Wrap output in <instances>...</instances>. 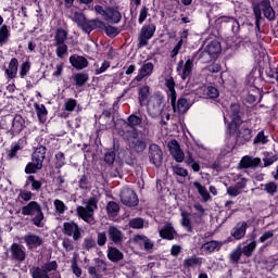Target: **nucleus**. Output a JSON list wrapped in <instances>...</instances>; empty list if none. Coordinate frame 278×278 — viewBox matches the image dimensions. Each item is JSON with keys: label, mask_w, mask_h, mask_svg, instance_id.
<instances>
[{"label": "nucleus", "mask_w": 278, "mask_h": 278, "mask_svg": "<svg viewBox=\"0 0 278 278\" xmlns=\"http://www.w3.org/2000/svg\"><path fill=\"white\" fill-rule=\"evenodd\" d=\"M22 214L24 216H34L31 220L35 227H45V213H42V207L38 202H29L22 208Z\"/></svg>", "instance_id": "1"}, {"label": "nucleus", "mask_w": 278, "mask_h": 278, "mask_svg": "<svg viewBox=\"0 0 278 278\" xmlns=\"http://www.w3.org/2000/svg\"><path fill=\"white\" fill-rule=\"evenodd\" d=\"M99 200L90 198L86 201L85 206H77L76 213L85 223L92 225L94 223V211L98 210Z\"/></svg>", "instance_id": "2"}, {"label": "nucleus", "mask_w": 278, "mask_h": 278, "mask_svg": "<svg viewBox=\"0 0 278 278\" xmlns=\"http://www.w3.org/2000/svg\"><path fill=\"white\" fill-rule=\"evenodd\" d=\"M224 121H227L228 123L229 134H233V131L238 129L239 125L242 124V118L240 117V104H231L227 116L224 117Z\"/></svg>", "instance_id": "3"}, {"label": "nucleus", "mask_w": 278, "mask_h": 278, "mask_svg": "<svg viewBox=\"0 0 278 278\" xmlns=\"http://www.w3.org/2000/svg\"><path fill=\"white\" fill-rule=\"evenodd\" d=\"M93 10L96 14L102 16L104 21H110V23H121V18H123L121 12H118V10L114 8L109 7L106 9H103V7L97 4L93 7Z\"/></svg>", "instance_id": "4"}, {"label": "nucleus", "mask_w": 278, "mask_h": 278, "mask_svg": "<svg viewBox=\"0 0 278 278\" xmlns=\"http://www.w3.org/2000/svg\"><path fill=\"white\" fill-rule=\"evenodd\" d=\"M262 12L265 18H268V21L275 20V11L273 10V7H270V1L263 0L258 5L254 7L256 25H260V20L262 18Z\"/></svg>", "instance_id": "5"}, {"label": "nucleus", "mask_w": 278, "mask_h": 278, "mask_svg": "<svg viewBox=\"0 0 278 278\" xmlns=\"http://www.w3.org/2000/svg\"><path fill=\"white\" fill-rule=\"evenodd\" d=\"M53 270H58V262L55 261L46 263L41 267H33L30 275L33 278H51L49 273H53Z\"/></svg>", "instance_id": "6"}, {"label": "nucleus", "mask_w": 278, "mask_h": 278, "mask_svg": "<svg viewBox=\"0 0 278 278\" xmlns=\"http://www.w3.org/2000/svg\"><path fill=\"white\" fill-rule=\"evenodd\" d=\"M193 68H194V58H191V59H187L186 62H184V60H180L177 64L176 71L179 77L182 79V81H186V79H190Z\"/></svg>", "instance_id": "7"}, {"label": "nucleus", "mask_w": 278, "mask_h": 278, "mask_svg": "<svg viewBox=\"0 0 278 278\" xmlns=\"http://www.w3.org/2000/svg\"><path fill=\"white\" fill-rule=\"evenodd\" d=\"M155 24H149L142 26L139 37H138V47H147L149 45V40H151L155 34Z\"/></svg>", "instance_id": "8"}, {"label": "nucleus", "mask_w": 278, "mask_h": 278, "mask_svg": "<svg viewBox=\"0 0 278 278\" xmlns=\"http://www.w3.org/2000/svg\"><path fill=\"white\" fill-rule=\"evenodd\" d=\"M119 199L123 205L127 207H136L138 205V195L132 189L124 187L119 193Z\"/></svg>", "instance_id": "9"}, {"label": "nucleus", "mask_w": 278, "mask_h": 278, "mask_svg": "<svg viewBox=\"0 0 278 278\" xmlns=\"http://www.w3.org/2000/svg\"><path fill=\"white\" fill-rule=\"evenodd\" d=\"M164 110V98L157 96L150 98L148 102V112L150 116H160Z\"/></svg>", "instance_id": "10"}, {"label": "nucleus", "mask_w": 278, "mask_h": 278, "mask_svg": "<svg viewBox=\"0 0 278 278\" xmlns=\"http://www.w3.org/2000/svg\"><path fill=\"white\" fill-rule=\"evenodd\" d=\"M63 233L64 236H68L73 238V240L77 241L81 238V229L79 225L75 222H66L63 224Z\"/></svg>", "instance_id": "11"}, {"label": "nucleus", "mask_w": 278, "mask_h": 278, "mask_svg": "<svg viewBox=\"0 0 278 278\" xmlns=\"http://www.w3.org/2000/svg\"><path fill=\"white\" fill-rule=\"evenodd\" d=\"M96 265L94 266H89L87 268L90 277L92 278H103V274L105 270H108V264L103 260L96 258L94 260Z\"/></svg>", "instance_id": "12"}, {"label": "nucleus", "mask_w": 278, "mask_h": 278, "mask_svg": "<svg viewBox=\"0 0 278 278\" xmlns=\"http://www.w3.org/2000/svg\"><path fill=\"white\" fill-rule=\"evenodd\" d=\"M162 149H160V146L152 143L149 148V157L150 162L154 164V166H161L163 157Z\"/></svg>", "instance_id": "13"}, {"label": "nucleus", "mask_w": 278, "mask_h": 278, "mask_svg": "<svg viewBox=\"0 0 278 278\" xmlns=\"http://www.w3.org/2000/svg\"><path fill=\"white\" fill-rule=\"evenodd\" d=\"M10 253L12 260H14L15 262H25V258L27 257L25 248L20 243H13L10 247Z\"/></svg>", "instance_id": "14"}, {"label": "nucleus", "mask_w": 278, "mask_h": 278, "mask_svg": "<svg viewBox=\"0 0 278 278\" xmlns=\"http://www.w3.org/2000/svg\"><path fill=\"white\" fill-rule=\"evenodd\" d=\"M119 135L124 138V140H127L128 144L130 142H134V140H138V130L129 125L127 123H124L122 126V130L119 131Z\"/></svg>", "instance_id": "15"}, {"label": "nucleus", "mask_w": 278, "mask_h": 278, "mask_svg": "<svg viewBox=\"0 0 278 278\" xmlns=\"http://www.w3.org/2000/svg\"><path fill=\"white\" fill-rule=\"evenodd\" d=\"M168 151L170 155L176 160V162H184L186 155L184 154V151H181V147L179 146V142L177 140H172L167 144Z\"/></svg>", "instance_id": "16"}, {"label": "nucleus", "mask_w": 278, "mask_h": 278, "mask_svg": "<svg viewBox=\"0 0 278 278\" xmlns=\"http://www.w3.org/2000/svg\"><path fill=\"white\" fill-rule=\"evenodd\" d=\"M24 242L26 243V247L30 251H34V249H38V247H42L43 240L38 235L28 233L24 237Z\"/></svg>", "instance_id": "17"}, {"label": "nucleus", "mask_w": 278, "mask_h": 278, "mask_svg": "<svg viewBox=\"0 0 278 278\" xmlns=\"http://www.w3.org/2000/svg\"><path fill=\"white\" fill-rule=\"evenodd\" d=\"M70 64L76 68V71H84V68H88V59L81 55L73 54L70 56Z\"/></svg>", "instance_id": "18"}, {"label": "nucleus", "mask_w": 278, "mask_h": 278, "mask_svg": "<svg viewBox=\"0 0 278 278\" xmlns=\"http://www.w3.org/2000/svg\"><path fill=\"white\" fill-rule=\"evenodd\" d=\"M223 243L218 241H207L200 248L201 255H212L214 251H219Z\"/></svg>", "instance_id": "19"}, {"label": "nucleus", "mask_w": 278, "mask_h": 278, "mask_svg": "<svg viewBox=\"0 0 278 278\" xmlns=\"http://www.w3.org/2000/svg\"><path fill=\"white\" fill-rule=\"evenodd\" d=\"M108 236L109 240L114 244H121L123 242V231L116 226H109Z\"/></svg>", "instance_id": "20"}, {"label": "nucleus", "mask_w": 278, "mask_h": 278, "mask_svg": "<svg viewBox=\"0 0 278 278\" xmlns=\"http://www.w3.org/2000/svg\"><path fill=\"white\" fill-rule=\"evenodd\" d=\"M248 227H249V225L247 224V222L238 223L231 230L232 238H235V240H242V238H244V236H247Z\"/></svg>", "instance_id": "21"}, {"label": "nucleus", "mask_w": 278, "mask_h": 278, "mask_svg": "<svg viewBox=\"0 0 278 278\" xmlns=\"http://www.w3.org/2000/svg\"><path fill=\"white\" fill-rule=\"evenodd\" d=\"M165 86L167 88V94L170 100V104L175 105V102L177 101V92L175 91V80L173 77L165 79Z\"/></svg>", "instance_id": "22"}, {"label": "nucleus", "mask_w": 278, "mask_h": 278, "mask_svg": "<svg viewBox=\"0 0 278 278\" xmlns=\"http://www.w3.org/2000/svg\"><path fill=\"white\" fill-rule=\"evenodd\" d=\"M153 63H143V65L139 70V74L136 76V81H140L141 79H144V77L151 76L153 74Z\"/></svg>", "instance_id": "23"}, {"label": "nucleus", "mask_w": 278, "mask_h": 278, "mask_svg": "<svg viewBox=\"0 0 278 278\" xmlns=\"http://www.w3.org/2000/svg\"><path fill=\"white\" fill-rule=\"evenodd\" d=\"M47 155V148L45 146H40L36 148L35 152L33 153V162H38L37 166H42V162H45V157Z\"/></svg>", "instance_id": "24"}, {"label": "nucleus", "mask_w": 278, "mask_h": 278, "mask_svg": "<svg viewBox=\"0 0 278 278\" xmlns=\"http://www.w3.org/2000/svg\"><path fill=\"white\" fill-rule=\"evenodd\" d=\"M161 238H164V240H175L176 231L173 225L166 224L160 231H159Z\"/></svg>", "instance_id": "25"}, {"label": "nucleus", "mask_w": 278, "mask_h": 278, "mask_svg": "<svg viewBox=\"0 0 278 278\" xmlns=\"http://www.w3.org/2000/svg\"><path fill=\"white\" fill-rule=\"evenodd\" d=\"M172 105L174 108V112H177L178 114H186V112L190 110V104L186 98L178 99L177 105H175V102Z\"/></svg>", "instance_id": "26"}, {"label": "nucleus", "mask_w": 278, "mask_h": 278, "mask_svg": "<svg viewBox=\"0 0 278 278\" xmlns=\"http://www.w3.org/2000/svg\"><path fill=\"white\" fill-rule=\"evenodd\" d=\"M262 160L260 157L243 156L241 160V166L243 168H255L260 166Z\"/></svg>", "instance_id": "27"}, {"label": "nucleus", "mask_w": 278, "mask_h": 278, "mask_svg": "<svg viewBox=\"0 0 278 278\" xmlns=\"http://www.w3.org/2000/svg\"><path fill=\"white\" fill-rule=\"evenodd\" d=\"M128 146L132 151H136V153H142V151L147 149V141L142 138H137L136 140L130 141Z\"/></svg>", "instance_id": "28"}, {"label": "nucleus", "mask_w": 278, "mask_h": 278, "mask_svg": "<svg viewBox=\"0 0 278 278\" xmlns=\"http://www.w3.org/2000/svg\"><path fill=\"white\" fill-rule=\"evenodd\" d=\"M25 129V119L21 117V115H17L13 118L12 123V134H21Z\"/></svg>", "instance_id": "29"}, {"label": "nucleus", "mask_w": 278, "mask_h": 278, "mask_svg": "<svg viewBox=\"0 0 278 278\" xmlns=\"http://www.w3.org/2000/svg\"><path fill=\"white\" fill-rule=\"evenodd\" d=\"M204 49H206V51L213 55V58H216V55H218V53H220L222 48H220V42H218L217 40H213L210 41Z\"/></svg>", "instance_id": "30"}, {"label": "nucleus", "mask_w": 278, "mask_h": 278, "mask_svg": "<svg viewBox=\"0 0 278 278\" xmlns=\"http://www.w3.org/2000/svg\"><path fill=\"white\" fill-rule=\"evenodd\" d=\"M18 73V60L12 59L9 63V67L5 70V74L10 79H14Z\"/></svg>", "instance_id": "31"}, {"label": "nucleus", "mask_w": 278, "mask_h": 278, "mask_svg": "<svg viewBox=\"0 0 278 278\" xmlns=\"http://www.w3.org/2000/svg\"><path fill=\"white\" fill-rule=\"evenodd\" d=\"M68 38V31L64 28H58L54 35V42L55 45H65Z\"/></svg>", "instance_id": "32"}, {"label": "nucleus", "mask_w": 278, "mask_h": 278, "mask_svg": "<svg viewBox=\"0 0 278 278\" xmlns=\"http://www.w3.org/2000/svg\"><path fill=\"white\" fill-rule=\"evenodd\" d=\"M88 79H90V76H88L87 73H76L73 76L75 86H77L78 88H81V86H86Z\"/></svg>", "instance_id": "33"}, {"label": "nucleus", "mask_w": 278, "mask_h": 278, "mask_svg": "<svg viewBox=\"0 0 278 278\" xmlns=\"http://www.w3.org/2000/svg\"><path fill=\"white\" fill-rule=\"evenodd\" d=\"M193 186H194V188H197L200 197H202V201H204V203H207V201H210V192L207 191V188H205L199 181H194Z\"/></svg>", "instance_id": "34"}, {"label": "nucleus", "mask_w": 278, "mask_h": 278, "mask_svg": "<svg viewBox=\"0 0 278 278\" xmlns=\"http://www.w3.org/2000/svg\"><path fill=\"white\" fill-rule=\"evenodd\" d=\"M108 257L111 262H121L123 258L122 252L116 248H109Z\"/></svg>", "instance_id": "35"}, {"label": "nucleus", "mask_w": 278, "mask_h": 278, "mask_svg": "<svg viewBox=\"0 0 278 278\" xmlns=\"http://www.w3.org/2000/svg\"><path fill=\"white\" fill-rule=\"evenodd\" d=\"M55 47L56 56L60 58V60H64V58L68 55V46H66V43H55Z\"/></svg>", "instance_id": "36"}, {"label": "nucleus", "mask_w": 278, "mask_h": 278, "mask_svg": "<svg viewBox=\"0 0 278 278\" xmlns=\"http://www.w3.org/2000/svg\"><path fill=\"white\" fill-rule=\"evenodd\" d=\"M199 264H202V261L200 257H197V256H190L185 258L184 261L185 268H192Z\"/></svg>", "instance_id": "37"}, {"label": "nucleus", "mask_w": 278, "mask_h": 278, "mask_svg": "<svg viewBox=\"0 0 278 278\" xmlns=\"http://www.w3.org/2000/svg\"><path fill=\"white\" fill-rule=\"evenodd\" d=\"M94 66V75H102V73H105V71H108V68H110L111 64H110V61H103L101 63V66H99L98 63H94L93 64Z\"/></svg>", "instance_id": "38"}, {"label": "nucleus", "mask_w": 278, "mask_h": 278, "mask_svg": "<svg viewBox=\"0 0 278 278\" xmlns=\"http://www.w3.org/2000/svg\"><path fill=\"white\" fill-rule=\"evenodd\" d=\"M198 55L204 63L212 62L215 58L206 50V48L199 50Z\"/></svg>", "instance_id": "39"}, {"label": "nucleus", "mask_w": 278, "mask_h": 278, "mask_svg": "<svg viewBox=\"0 0 278 278\" xmlns=\"http://www.w3.org/2000/svg\"><path fill=\"white\" fill-rule=\"evenodd\" d=\"M268 143V136L264 134V130H261L254 138L253 144H267Z\"/></svg>", "instance_id": "40"}, {"label": "nucleus", "mask_w": 278, "mask_h": 278, "mask_svg": "<svg viewBox=\"0 0 278 278\" xmlns=\"http://www.w3.org/2000/svg\"><path fill=\"white\" fill-rule=\"evenodd\" d=\"M147 99H149V86H143L139 91V103L143 105L147 103Z\"/></svg>", "instance_id": "41"}, {"label": "nucleus", "mask_w": 278, "mask_h": 278, "mask_svg": "<svg viewBox=\"0 0 278 278\" xmlns=\"http://www.w3.org/2000/svg\"><path fill=\"white\" fill-rule=\"evenodd\" d=\"M53 205L56 214H64L67 210L66 204L62 200H54Z\"/></svg>", "instance_id": "42"}, {"label": "nucleus", "mask_w": 278, "mask_h": 278, "mask_svg": "<svg viewBox=\"0 0 278 278\" xmlns=\"http://www.w3.org/2000/svg\"><path fill=\"white\" fill-rule=\"evenodd\" d=\"M255 247H257V243H255V241H252L248 245L243 247V255H245V257H251V255H253V251H255Z\"/></svg>", "instance_id": "43"}, {"label": "nucleus", "mask_w": 278, "mask_h": 278, "mask_svg": "<svg viewBox=\"0 0 278 278\" xmlns=\"http://www.w3.org/2000/svg\"><path fill=\"white\" fill-rule=\"evenodd\" d=\"M40 168H42V166L38 167V161H33L26 165L25 173H27V175H31L36 173V170H40Z\"/></svg>", "instance_id": "44"}, {"label": "nucleus", "mask_w": 278, "mask_h": 278, "mask_svg": "<svg viewBox=\"0 0 278 278\" xmlns=\"http://www.w3.org/2000/svg\"><path fill=\"white\" fill-rule=\"evenodd\" d=\"M129 226L132 229H142V227H144V219L140 217L132 218L129 220Z\"/></svg>", "instance_id": "45"}, {"label": "nucleus", "mask_w": 278, "mask_h": 278, "mask_svg": "<svg viewBox=\"0 0 278 278\" xmlns=\"http://www.w3.org/2000/svg\"><path fill=\"white\" fill-rule=\"evenodd\" d=\"M182 219L181 225L187 229V231H192V223L190 222V217L188 213L184 212L181 213Z\"/></svg>", "instance_id": "46"}, {"label": "nucleus", "mask_w": 278, "mask_h": 278, "mask_svg": "<svg viewBox=\"0 0 278 278\" xmlns=\"http://www.w3.org/2000/svg\"><path fill=\"white\" fill-rule=\"evenodd\" d=\"M8 38H10V30L8 29V26H2L0 28V45H5Z\"/></svg>", "instance_id": "47"}, {"label": "nucleus", "mask_w": 278, "mask_h": 278, "mask_svg": "<svg viewBox=\"0 0 278 278\" xmlns=\"http://www.w3.org/2000/svg\"><path fill=\"white\" fill-rule=\"evenodd\" d=\"M141 123H142V118L138 117L137 115H130L128 116V123H126V125H128L129 127L136 128Z\"/></svg>", "instance_id": "48"}, {"label": "nucleus", "mask_w": 278, "mask_h": 278, "mask_svg": "<svg viewBox=\"0 0 278 278\" xmlns=\"http://www.w3.org/2000/svg\"><path fill=\"white\" fill-rule=\"evenodd\" d=\"M83 247L86 251H90V249H94L97 247V241H94L92 237H87L83 242Z\"/></svg>", "instance_id": "49"}, {"label": "nucleus", "mask_w": 278, "mask_h": 278, "mask_svg": "<svg viewBox=\"0 0 278 278\" xmlns=\"http://www.w3.org/2000/svg\"><path fill=\"white\" fill-rule=\"evenodd\" d=\"M239 138H242L245 142H249L251 138H253V135L251 134V129L249 128H241L239 131Z\"/></svg>", "instance_id": "50"}, {"label": "nucleus", "mask_w": 278, "mask_h": 278, "mask_svg": "<svg viewBox=\"0 0 278 278\" xmlns=\"http://www.w3.org/2000/svg\"><path fill=\"white\" fill-rule=\"evenodd\" d=\"M35 110L37 112V116L39 119H42V116H47L48 114L47 108L45 106V104L35 103Z\"/></svg>", "instance_id": "51"}, {"label": "nucleus", "mask_w": 278, "mask_h": 278, "mask_svg": "<svg viewBox=\"0 0 278 278\" xmlns=\"http://www.w3.org/2000/svg\"><path fill=\"white\" fill-rule=\"evenodd\" d=\"M21 149H23V147H21V141H18L17 143H13L8 154L10 160H12L13 157H16V153H18Z\"/></svg>", "instance_id": "52"}, {"label": "nucleus", "mask_w": 278, "mask_h": 278, "mask_svg": "<svg viewBox=\"0 0 278 278\" xmlns=\"http://www.w3.org/2000/svg\"><path fill=\"white\" fill-rule=\"evenodd\" d=\"M75 108H77V100L70 98L65 101L64 109L67 112H73V110H75Z\"/></svg>", "instance_id": "53"}, {"label": "nucleus", "mask_w": 278, "mask_h": 278, "mask_svg": "<svg viewBox=\"0 0 278 278\" xmlns=\"http://www.w3.org/2000/svg\"><path fill=\"white\" fill-rule=\"evenodd\" d=\"M29 68H31V65H29V62L22 63L20 67V76L22 79L27 76V73H29Z\"/></svg>", "instance_id": "54"}, {"label": "nucleus", "mask_w": 278, "mask_h": 278, "mask_svg": "<svg viewBox=\"0 0 278 278\" xmlns=\"http://www.w3.org/2000/svg\"><path fill=\"white\" fill-rule=\"evenodd\" d=\"M173 172L175 173V175H178L179 177H188V169L179 165L174 166Z\"/></svg>", "instance_id": "55"}, {"label": "nucleus", "mask_w": 278, "mask_h": 278, "mask_svg": "<svg viewBox=\"0 0 278 278\" xmlns=\"http://www.w3.org/2000/svg\"><path fill=\"white\" fill-rule=\"evenodd\" d=\"M79 27H81V29L84 30L85 34H90V31L93 30L92 20L91 21L85 20Z\"/></svg>", "instance_id": "56"}, {"label": "nucleus", "mask_w": 278, "mask_h": 278, "mask_svg": "<svg viewBox=\"0 0 278 278\" xmlns=\"http://www.w3.org/2000/svg\"><path fill=\"white\" fill-rule=\"evenodd\" d=\"M73 21L75 24L78 25V27H80L81 25H84L86 16L83 13H74Z\"/></svg>", "instance_id": "57"}, {"label": "nucleus", "mask_w": 278, "mask_h": 278, "mask_svg": "<svg viewBox=\"0 0 278 278\" xmlns=\"http://www.w3.org/2000/svg\"><path fill=\"white\" fill-rule=\"evenodd\" d=\"M116 161V153L114 151H110L104 155V162H106L110 166L114 164Z\"/></svg>", "instance_id": "58"}, {"label": "nucleus", "mask_w": 278, "mask_h": 278, "mask_svg": "<svg viewBox=\"0 0 278 278\" xmlns=\"http://www.w3.org/2000/svg\"><path fill=\"white\" fill-rule=\"evenodd\" d=\"M264 190L267 192V194H275L277 192V184L268 182L265 185Z\"/></svg>", "instance_id": "59"}, {"label": "nucleus", "mask_w": 278, "mask_h": 278, "mask_svg": "<svg viewBox=\"0 0 278 278\" xmlns=\"http://www.w3.org/2000/svg\"><path fill=\"white\" fill-rule=\"evenodd\" d=\"M118 210H119V207L116 202H109L106 205V212L109 214H116V212H118Z\"/></svg>", "instance_id": "60"}, {"label": "nucleus", "mask_w": 278, "mask_h": 278, "mask_svg": "<svg viewBox=\"0 0 278 278\" xmlns=\"http://www.w3.org/2000/svg\"><path fill=\"white\" fill-rule=\"evenodd\" d=\"M206 94L210 99H217L219 92L218 89H216V87H207Z\"/></svg>", "instance_id": "61"}, {"label": "nucleus", "mask_w": 278, "mask_h": 278, "mask_svg": "<svg viewBox=\"0 0 278 278\" xmlns=\"http://www.w3.org/2000/svg\"><path fill=\"white\" fill-rule=\"evenodd\" d=\"M97 242L99 247H105V242H108V235H105V232H98Z\"/></svg>", "instance_id": "62"}, {"label": "nucleus", "mask_w": 278, "mask_h": 278, "mask_svg": "<svg viewBox=\"0 0 278 278\" xmlns=\"http://www.w3.org/2000/svg\"><path fill=\"white\" fill-rule=\"evenodd\" d=\"M241 193L242 191L239 190L236 185L227 188V194L229 197H238V194H241Z\"/></svg>", "instance_id": "63"}, {"label": "nucleus", "mask_w": 278, "mask_h": 278, "mask_svg": "<svg viewBox=\"0 0 278 278\" xmlns=\"http://www.w3.org/2000/svg\"><path fill=\"white\" fill-rule=\"evenodd\" d=\"M104 29H105V34L111 37L118 36V28L114 26H104Z\"/></svg>", "instance_id": "64"}]
</instances>
